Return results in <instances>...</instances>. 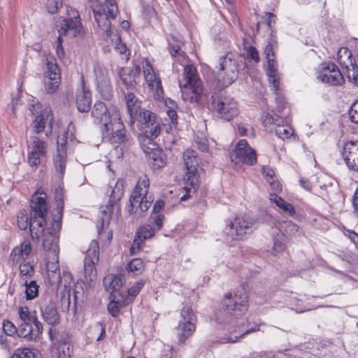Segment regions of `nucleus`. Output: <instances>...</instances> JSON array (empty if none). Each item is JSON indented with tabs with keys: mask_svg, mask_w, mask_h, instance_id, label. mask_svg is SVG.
<instances>
[{
	"mask_svg": "<svg viewBox=\"0 0 358 358\" xmlns=\"http://www.w3.org/2000/svg\"><path fill=\"white\" fill-rule=\"evenodd\" d=\"M157 136H151L150 134L141 133L138 136V141L143 152L148 153L158 147L154 139Z\"/></svg>",
	"mask_w": 358,
	"mask_h": 358,
	"instance_id": "nucleus-39",
	"label": "nucleus"
},
{
	"mask_svg": "<svg viewBox=\"0 0 358 358\" xmlns=\"http://www.w3.org/2000/svg\"><path fill=\"white\" fill-rule=\"evenodd\" d=\"M0 345L2 349L10 351V349L15 345V344L12 342L11 338H8V335L1 334L0 336Z\"/></svg>",
	"mask_w": 358,
	"mask_h": 358,
	"instance_id": "nucleus-60",
	"label": "nucleus"
},
{
	"mask_svg": "<svg viewBox=\"0 0 358 358\" xmlns=\"http://www.w3.org/2000/svg\"><path fill=\"white\" fill-rule=\"evenodd\" d=\"M246 58L255 63H258L260 60L258 50L252 45L245 47Z\"/></svg>",
	"mask_w": 358,
	"mask_h": 358,
	"instance_id": "nucleus-56",
	"label": "nucleus"
},
{
	"mask_svg": "<svg viewBox=\"0 0 358 358\" xmlns=\"http://www.w3.org/2000/svg\"><path fill=\"white\" fill-rule=\"evenodd\" d=\"M196 317L190 307H184L181 310L180 320L176 328L178 340L184 343L191 336L196 329Z\"/></svg>",
	"mask_w": 358,
	"mask_h": 358,
	"instance_id": "nucleus-13",
	"label": "nucleus"
},
{
	"mask_svg": "<svg viewBox=\"0 0 358 358\" xmlns=\"http://www.w3.org/2000/svg\"><path fill=\"white\" fill-rule=\"evenodd\" d=\"M27 163L31 167H38L46 158L48 143L36 135L29 136L27 142Z\"/></svg>",
	"mask_w": 358,
	"mask_h": 358,
	"instance_id": "nucleus-11",
	"label": "nucleus"
},
{
	"mask_svg": "<svg viewBox=\"0 0 358 358\" xmlns=\"http://www.w3.org/2000/svg\"><path fill=\"white\" fill-rule=\"evenodd\" d=\"M285 236L282 232L277 234L276 237H273V250L276 253H280L285 249Z\"/></svg>",
	"mask_w": 358,
	"mask_h": 358,
	"instance_id": "nucleus-50",
	"label": "nucleus"
},
{
	"mask_svg": "<svg viewBox=\"0 0 358 358\" xmlns=\"http://www.w3.org/2000/svg\"><path fill=\"white\" fill-rule=\"evenodd\" d=\"M124 277L122 275H108L103 279V284L108 292H113L118 289L123 283Z\"/></svg>",
	"mask_w": 358,
	"mask_h": 358,
	"instance_id": "nucleus-40",
	"label": "nucleus"
},
{
	"mask_svg": "<svg viewBox=\"0 0 358 358\" xmlns=\"http://www.w3.org/2000/svg\"><path fill=\"white\" fill-rule=\"evenodd\" d=\"M58 31L59 36H64L69 38L83 36V29L77 11H73V17L63 18L59 22Z\"/></svg>",
	"mask_w": 358,
	"mask_h": 358,
	"instance_id": "nucleus-14",
	"label": "nucleus"
},
{
	"mask_svg": "<svg viewBox=\"0 0 358 358\" xmlns=\"http://www.w3.org/2000/svg\"><path fill=\"white\" fill-rule=\"evenodd\" d=\"M150 186V180L146 175L141 176L136 183L135 189L132 192L130 199H136V198L141 199V196L148 195V189Z\"/></svg>",
	"mask_w": 358,
	"mask_h": 358,
	"instance_id": "nucleus-35",
	"label": "nucleus"
},
{
	"mask_svg": "<svg viewBox=\"0 0 358 358\" xmlns=\"http://www.w3.org/2000/svg\"><path fill=\"white\" fill-rule=\"evenodd\" d=\"M232 162H241L248 165H253L257 162V155L255 150L248 146L245 139H241L236 144L235 149L230 153Z\"/></svg>",
	"mask_w": 358,
	"mask_h": 358,
	"instance_id": "nucleus-17",
	"label": "nucleus"
},
{
	"mask_svg": "<svg viewBox=\"0 0 358 358\" xmlns=\"http://www.w3.org/2000/svg\"><path fill=\"white\" fill-rule=\"evenodd\" d=\"M194 142L202 152H206L208 150V141L204 134L201 132L196 133Z\"/></svg>",
	"mask_w": 358,
	"mask_h": 358,
	"instance_id": "nucleus-53",
	"label": "nucleus"
},
{
	"mask_svg": "<svg viewBox=\"0 0 358 358\" xmlns=\"http://www.w3.org/2000/svg\"><path fill=\"white\" fill-rule=\"evenodd\" d=\"M269 200L278 207V210L281 213H286L291 217L295 215L296 211L292 204L286 201L276 194H270Z\"/></svg>",
	"mask_w": 358,
	"mask_h": 358,
	"instance_id": "nucleus-30",
	"label": "nucleus"
},
{
	"mask_svg": "<svg viewBox=\"0 0 358 358\" xmlns=\"http://www.w3.org/2000/svg\"><path fill=\"white\" fill-rule=\"evenodd\" d=\"M144 267L145 265L143 260L139 258H135L127 264L126 269L129 273L137 275L143 273Z\"/></svg>",
	"mask_w": 358,
	"mask_h": 358,
	"instance_id": "nucleus-44",
	"label": "nucleus"
},
{
	"mask_svg": "<svg viewBox=\"0 0 358 358\" xmlns=\"http://www.w3.org/2000/svg\"><path fill=\"white\" fill-rule=\"evenodd\" d=\"M29 110L31 113L32 120L31 127L34 134L42 133L46 127H49V133L52 131L53 117L48 108H43L38 101H32L29 104Z\"/></svg>",
	"mask_w": 358,
	"mask_h": 358,
	"instance_id": "nucleus-10",
	"label": "nucleus"
},
{
	"mask_svg": "<svg viewBox=\"0 0 358 358\" xmlns=\"http://www.w3.org/2000/svg\"><path fill=\"white\" fill-rule=\"evenodd\" d=\"M19 271L21 282L27 284L28 279L31 278L34 274V267L29 262L20 263Z\"/></svg>",
	"mask_w": 358,
	"mask_h": 358,
	"instance_id": "nucleus-43",
	"label": "nucleus"
},
{
	"mask_svg": "<svg viewBox=\"0 0 358 358\" xmlns=\"http://www.w3.org/2000/svg\"><path fill=\"white\" fill-rule=\"evenodd\" d=\"M137 126L141 133L150 134L151 136H158L161 132V124L156 115L148 110L139 112Z\"/></svg>",
	"mask_w": 358,
	"mask_h": 358,
	"instance_id": "nucleus-15",
	"label": "nucleus"
},
{
	"mask_svg": "<svg viewBox=\"0 0 358 358\" xmlns=\"http://www.w3.org/2000/svg\"><path fill=\"white\" fill-rule=\"evenodd\" d=\"M349 117L352 122L358 124V99L351 106L349 110Z\"/></svg>",
	"mask_w": 358,
	"mask_h": 358,
	"instance_id": "nucleus-61",
	"label": "nucleus"
},
{
	"mask_svg": "<svg viewBox=\"0 0 358 358\" xmlns=\"http://www.w3.org/2000/svg\"><path fill=\"white\" fill-rule=\"evenodd\" d=\"M41 313L43 319L48 324L54 326L59 323V316L55 305L50 303L42 307Z\"/></svg>",
	"mask_w": 358,
	"mask_h": 358,
	"instance_id": "nucleus-32",
	"label": "nucleus"
},
{
	"mask_svg": "<svg viewBox=\"0 0 358 358\" xmlns=\"http://www.w3.org/2000/svg\"><path fill=\"white\" fill-rule=\"evenodd\" d=\"M155 234L154 229L152 226L146 225L141 227L136 232V236L144 241L146 239L150 238Z\"/></svg>",
	"mask_w": 358,
	"mask_h": 358,
	"instance_id": "nucleus-54",
	"label": "nucleus"
},
{
	"mask_svg": "<svg viewBox=\"0 0 358 358\" xmlns=\"http://www.w3.org/2000/svg\"><path fill=\"white\" fill-rule=\"evenodd\" d=\"M255 220L247 215H238L225 221L224 234L233 240H242L252 231Z\"/></svg>",
	"mask_w": 358,
	"mask_h": 358,
	"instance_id": "nucleus-8",
	"label": "nucleus"
},
{
	"mask_svg": "<svg viewBox=\"0 0 358 358\" xmlns=\"http://www.w3.org/2000/svg\"><path fill=\"white\" fill-rule=\"evenodd\" d=\"M151 205V201L148 200V195L141 196V199H129V205L127 207L128 212L131 214L137 213L139 209L140 212L143 213L148 210Z\"/></svg>",
	"mask_w": 358,
	"mask_h": 358,
	"instance_id": "nucleus-33",
	"label": "nucleus"
},
{
	"mask_svg": "<svg viewBox=\"0 0 358 358\" xmlns=\"http://www.w3.org/2000/svg\"><path fill=\"white\" fill-rule=\"evenodd\" d=\"M96 90L100 96L105 100H110L113 92L110 81L96 85Z\"/></svg>",
	"mask_w": 358,
	"mask_h": 358,
	"instance_id": "nucleus-46",
	"label": "nucleus"
},
{
	"mask_svg": "<svg viewBox=\"0 0 358 358\" xmlns=\"http://www.w3.org/2000/svg\"><path fill=\"white\" fill-rule=\"evenodd\" d=\"M73 127L70 124L67 130L61 129L57 140V150L53 155V166L59 178L63 177L67 164V145L68 140L72 141L73 134L71 129Z\"/></svg>",
	"mask_w": 358,
	"mask_h": 358,
	"instance_id": "nucleus-6",
	"label": "nucleus"
},
{
	"mask_svg": "<svg viewBox=\"0 0 358 358\" xmlns=\"http://www.w3.org/2000/svg\"><path fill=\"white\" fill-rule=\"evenodd\" d=\"M45 64L47 70L45 72V78H48L52 80H61L60 69L57 64L55 62V59H47Z\"/></svg>",
	"mask_w": 358,
	"mask_h": 358,
	"instance_id": "nucleus-41",
	"label": "nucleus"
},
{
	"mask_svg": "<svg viewBox=\"0 0 358 358\" xmlns=\"http://www.w3.org/2000/svg\"><path fill=\"white\" fill-rule=\"evenodd\" d=\"M262 174L270 184L273 190L276 192L281 190L282 186L279 182L275 180V172L271 168L264 166L262 169Z\"/></svg>",
	"mask_w": 358,
	"mask_h": 358,
	"instance_id": "nucleus-42",
	"label": "nucleus"
},
{
	"mask_svg": "<svg viewBox=\"0 0 358 358\" xmlns=\"http://www.w3.org/2000/svg\"><path fill=\"white\" fill-rule=\"evenodd\" d=\"M46 273L51 285H55L60 280V267L59 255L46 256Z\"/></svg>",
	"mask_w": 358,
	"mask_h": 358,
	"instance_id": "nucleus-26",
	"label": "nucleus"
},
{
	"mask_svg": "<svg viewBox=\"0 0 358 358\" xmlns=\"http://www.w3.org/2000/svg\"><path fill=\"white\" fill-rule=\"evenodd\" d=\"M146 156L151 160L150 164L155 169L162 168L166 164V157L159 147L150 151Z\"/></svg>",
	"mask_w": 358,
	"mask_h": 358,
	"instance_id": "nucleus-36",
	"label": "nucleus"
},
{
	"mask_svg": "<svg viewBox=\"0 0 358 358\" xmlns=\"http://www.w3.org/2000/svg\"><path fill=\"white\" fill-rule=\"evenodd\" d=\"M120 303L112 301L108 305V310L113 317H117L120 313Z\"/></svg>",
	"mask_w": 358,
	"mask_h": 358,
	"instance_id": "nucleus-63",
	"label": "nucleus"
},
{
	"mask_svg": "<svg viewBox=\"0 0 358 358\" xmlns=\"http://www.w3.org/2000/svg\"><path fill=\"white\" fill-rule=\"evenodd\" d=\"M62 227V221H59V227L57 228L55 222L52 219L51 228L48 229V231L44 234L43 240V247L46 251V256L59 255V235L58 233Z\"/></svg>",
	"mask_w": 358,
	"mask_h": 358,
	"instance_id": "nucleus-20",
	"label": "nucleus"
},
{
	"mask_svg": "<svg viewBox=\"0 0 358 358\" xmlns=\"http://www.w3.org/2000/svg\"><path fill=\"white\" fill-rule=\"evenodd\" d=\"M43 330L42 323L35 320V323H20L17 334L27 341H36L39 340Z\"/></svg>",
	"mask_w": 358,
	"mask_h": 358,
	"instance_id": "nucleus-24",
	"label": "nucleus"
},
{
	"mask_svg": "<svg viewBox=\"0 0 358 358\" xmlns=\"http://www.w3.org/2000/svg\"><path fill=\"white\" fill-rule=\"evenodd\" d=\"M55 197L57 203V213L53 216V220L58 228L59 227V221H62L64 208V189L62 187H58L55 190Z\"/></svg>",
	"mask_w": 358,
	"mask_h": 358,
	"instance_id": "nucleus-37",
	"label": "nucleus"
},
{
	"mask_svg": "<svg viewBox=\"0 0 358 358\" xmlns=\"http://www.w3.org/2000/svg\"><path fill=\"white\" fill-rule=\"evenodd\" d=\"M94 124L101 127L103 135L108 137L111 143L121 144L127 141L124 124L117 106L107 107L103 102L96 101L92 109Z\"/></svg>",
	"mask_w": 358,
	"mask_h": 358,
	"instance_id": "nucleus-2",
	"label": "nucleus"
},
{
	"mask_svg": "<svg viewBox=\"0 0 358 358\" xmlns=\"http://www.w3.org/2000/svg\"><path fill=\"white\" fill-rule=\"evenodd\" d=\"M248 296L243 289L234 294L229 293L225 295L221 307L217 315V320L220 323H231L235 326L236 335L229 337V342L234 343L244 335L259 330V326L255 325L250 328H245L243 320L240 319L248 310Z\"/></svg>",
	"mask_w": 358,
	"mask_h": 358,
	"instance_id": "nucleus-1",
	"label": "nucleus"
},
{
	"mask_svg": "<svg viewBox=\"0 0 358 358\" xmlns=\"http://www.w3.org/2000/svg\"><path fill=\"white\" fill-rule=\"evenodd\" d=\"M273 227L276 228L280 232L286 233L290 236H300L302 234L299 227L290 220L279 221L273 220L271 222Z\"/></svg>",
	"mask_w": 358,
	"mask_h": 358,
	"instance_id": "nucleus-29",
	"label": "nucleus"
},
{
	"mask_svg": "<svg viewBox=\"0 0 358 358\" xmlns=\"http://www.w3.org/2000/svg\"><path fill=\"white\" fill-rule=\"evenodd\" d=\"M62 6V0H48L46 8L50 13H55Z\"/></svg>",
	"mask_w": 358,
	"mask_h": 358,
	"instance_id": "nucleus-62",
	"label": "nucleus"
},
{
	"mask_svg": "<svg viewBox=\"0 0 358 358\" xmlns=\"http://www.w3.org/2000/svg\"><path fill=\"white\" fill-rule=\"evenodd\" d=\"M317 78L331 86L341 85L345 80L343 74L334 63H324L317 73Z\"/></svg>",
	"mask_w": 358,
	"mask_h": 358,
	"instance_id": "nucleus-16",
	"label": "nucleus"
},
{
	"mask_svg": "<svg viewBox=\"0 0 358 358\" xmlns=\"http://www.w3.org/2000/svg\"><path fill=\"white\" fill-rule=\"evenodd\" d=\"M61 80H52L45 78L44 85L45 89L48 93H54L58 88Z\"/></svg>",
	"mask_w": 358,
	"mask_h": 358,
	"instance_id": "nucleus-58",
	"label": "nucleus"
},
{
	"mask_svg": "<svg viewBox=\"0 0 358 358\" xmlns=\"http://www.w3.org/2000/svg\"><path fill=\"white\" fill-rule=\"evenodd\" d=\"M317 185H315L318 195L325 201H330L335 198L338 192V187L334 180L329 178L326 176H321L318 178Z\"/></svg>",
	"mask_w": 358,
	"mask_h": 358,
	"instance_id": "nucleus-23",
	"label": "nucleus"
},
{
	"mask_svg": "<svg viewBox=\"0 0 358 358\" xmlns=\"http://www.w3.org/2000/svg\"><path fill=\"white\" fill-rule=\"evenodd\" d=\"M208 108L214 115L224 121H230L239 113L237 102L229 96L212 95Z\"/></svg>",
	"mask_w": 358,
	"mask_h": 358,
	"instance_id": "nucleus-7",
	"label": "nucleus"
},
{
	"mask_svg": "<svg viewBox=\"0 0 358 358\" xmlns=\"http://www.w3.org/2000/svg\"><path fill=\"white\" fill-rule=\"evenodd\" d=\"M185 83L180 84L182 98L190 103H198L203 92V85L196 68L186 65L183 70Z\"/></svg>",
	"mask_w": 358,
	"mask_h": 358,
	"instance_id": "nucleus-5",
	"label": "nucleus"
},
{
	"mask_svg": "<svg viewBox=\"0 0 358 358\" xmlns=\"http://www.w3.org/2000/svg\"><path fill=\"white\" fill-rule=\"evenodd\" d=\"M170 54L172 57H179L178 60L182 63V65L185 67L187 64L186 56L183 52L180 51L179 45L176 44L170 47Z\"/></svg>",
	"mask_w": 358,
	"mask_h": 358,
	"instance_id": "nucleus-57",
	"label": "nucleus"
},
{
	"mask_svg": "<svg viewBox=\"0 0 358 358\" xmlns=\"http://www.w3.org/2000/svg\"><path fill=\"white\" fill-rule=\"evenodd\" d=\"M198 170L187 171L184 177V189L186 192L195 193L199 186Z\"/></svg>",
	"mask_w": 358,
	"mask_h": 358,
	"instance_id": "nucleus-34",
	"label": "nucleus"
},
{
	"mask_svg": "<svg viewBox=\"0 0 358 358\" xmlns=\"http://www.w3.org/2000/svg\"><path fill=\"white\" fill-rule=\"evenodd\" d=\"M71 352L70 345L64 342L58 347V358H70Z\"/></svg>",
	"mask_w": 358,
	"mask_h": 358,
	"instance_id": "nucleus-59",
	"label": "nucleus"
},
{
	"mask_svg": "<svg viewBox=\"0 0 358 358\" xmlns=\"http://www.w3.org/2000/svg\"><path fill=\"white\" fill-rule=\"evenodd\" d=\"M342 156L348 168L358 171V141H348L343 147Z\"/></svg>",
	"mask_w": 358,
	"mask_h": 358,
	"instance_id": "nucleus-25",
	"label": "nucleus"
},
{
	"mask_svg": "<svg viewBox=\"0 0 358 358\" xmlns=\"http://www.w3.org/2000/svg\"><path fill=\"white\" fill-rule=\"evenodd\" d=\"M24 285L26 286L25 294L27 300L34 299L38 296V285L36 284V281L31 280L29 283H28L27 281V284H24Z\"/></svg>",
	"mask_w": 358,
	"mask_h": 358,
	"instance_id": "nucleus-52",
	"label": "nucleus"
},
{
	"mask_svg": "<svg viewBox=\"0 0 358 358\" xmlns=\"http://www.w3.org/2000/svg\"><path fill=\"white\" fill-rule=\"evenodd\" d=\"M127 112L130 116L131 124L134 123V116L141 108V102L132 92H127L124 95Z\"/></svg>",
	"mask_w": 358,
	"mask_h": 358,
	"instance_id": "nucleus-31",
	"label": "nucleus"
},
{
	"mask_svg": "<svg viewBox=\"0 0 358 358\" xmlns=\"http://www.w3.org/2000/svg\"><path fill=\"white\" fill-rule=\"evenodd\" d=\"M99 244L96 241H92L90 248L87 251L85 259L84 272L86 278H89L90 281H93L96 275L95 264L99 261Z\"/></svg>",
	"mask_w": 358,
	"mask_h": 358,
	"instance_id": "nucleus-22",
	"label": "nucleus"
},
{
	"mask_svg": "<svg viewBox=\"0 0 358 358\" xmlns=\"http://www.w3.org/2000/svg\"><path fill=\"white\" fill-rule=\"evenodd\" d=\"M94 73L96 85L110 81L108 76V70L106 67L96 65L94 69Z\"/></svg>",
	"mask_w": 358,
	"mask_h": 358,
	"instance_id": "nucleus-47",
	"label": "nucleus"
},
{
	"mask_svg": "<svg viewBox=\"0 0 358 358\" xmlns=\"http://www.w3.org/2000/svg\"><path fill=\"white\" fill-rule=\"evenodd\" d=\"M113 38L112 40H115V50L121 55L123 56V59L128 60L129 59V53H127V48L124 43H122L120 37L117 34H113Z\"/></svg>",
	"mask_w": 358,
	"mask_h": 358,
	"instance_id": "nucleus-51",
	"label": "nucleus"
},
{
	"mask_svg": "<svg viewBox=\"0 0 358 358\" xmlns=\"http://www.w3.org/2000/svg\"><path fill=\"white\" fill-rule=\"evenodd\" d=\"M92 3L94 17L98 26L111 37L113 31L111 29L110 19H115L118 13V7L115 0H89Z\"/></svg>",
	"mask_w": 358,
	"mask_h": 358,
	"instance_id": "nucleus-4",
	"label": "nucleus"
},
{
	"mask_svg": "<svg viewBox=\"0 0 358 358\" xmlns=\"http://www.w3.org/2000/svg\"><path fill=\"white\" fill-rule=\"evenodd\" d=\"M141 71L140 66H136L134 71L129 68H122L119 71V76L122 84L127 90L134 89L137 85L136 76Z\"/></svg>",
	"mask_w": 358,
	"mask_h": 358,
	"instance_id": "nucleus-28",
	"label": "nucleus"
},
{
	"mask_svg": "<svg viewBox=\"0 0 358 358\" xmlns=\"http://www.w3.org/2000/svg\"><path fill=\"white\" fill-rule=\"evenodd\" d=\"M92 104V95L84 83H82L81 88L77 91L76 106L80 112L87 113L90 110Z\"/></svg>",
	"mask_w": 358,
	"mask_h": 358,
	"instance_id": "nucleus-27",
	"label": "nucleus"
},
{
	"mask_svg": "<svg viewBox=\"0 0 358 358\" xmlns=\"http://www.w3.org/2000/svg\"><path fill=\"white\" fill-rule=\"evenodd\" d=\"M59 286H64L65 289L70 288L73 284V277L69 271H64L60 273V280L56 282Z\"/></svg>",
	"mask_w": 358,
	"mask_h": 358,
	"instance_id": "nucleus-55",
	"label": "nucleus"
},
{
	"mask_svg": "<svg viewBox=\"0 0 358 358\" xmlns=\"http://www.w3.org/2000/svg\"><path fill=\"white\" fill-rule=\"evenodd\" d=\"M217 71L215 76L217 87L224 89L231 85L238 76L237 62L227 55L219 60Z\"/></svg>",
	"mask_w": 358,
	"mask_h": 358,
	"instance_id": "nucleus-9",
	"label": "nucleus"
},
{
	"mask_svg": "<svg viewBox=\"0 0 358 358\" xmlns=\"http://www.w3.org/2000/svg\"><path fill=\"white\" fill-rule=\"evenodd\" d=\"M124 194V182L122 180H118L113 189H112L108 203L106 206V209L102 211V213L105 215L106 217H102V225H104L105 221H108L109 218L112 216L114 210L115 209L117 211L120 210V207L118 203V201L122 198Z\"/></svg>",
	"mask_w": 358,
	"mask_h": 358,
	"instance_id": "nucleus-21",
	"label": "nucleus"
},
{
	"mask_svg": "<svg viewBox=\"0 0 358 358\" xmlns=\"http://www.w3.org/2000/svg\"><path fill=\"white\" fill-rule=\"evenodd\" d=\"M3 329L5 334L9 336L14 335L18 331V330L16 329L13 323L10 321H6L3 322Z\"/></svg>",
	"mask_w": 358,
	"mask_h": 358,
	"instance_id": "nucleus-64",
	"label": "nucleus"
},
{
	"mask_svg": "<svg viewBox=\"0 0 358 358\" xmlns=\"http://www.w3.org/2000/svg\"><path fill=\"white\" fill-rule=\"evenodd\" d=\"M280 122H282V120H280ZM280 122L275 127L273 131L275 132V135L280 138H289L293 135L294 130L289 124H286L281 125Z\"/></svg>",
	"mask_w": 358,
	"mask_h": 358,
	"instance_id": "nucleus-45",
	"label": "nucleus"
},
{
	"mask_svg": "<svg viewBox=\"0 0 358 358\" xmlns=\"http://www.w3.org/2000/svg\"><path fill=\"white\" fill-rule=\"evenodd\" d=\"M262 124L265 127L266 129L270 132H273V129L279 122L280 120L278 117H275L270 115L268 113L264 112L262 115Z\"/></svg>",
	"mask_w": 358,
	"mask_h": 358,
	"instance_id": "nucleus-48",
	"label": "nucleus"
},
{
	"mask_svg": "<svg viewBox=\"0 0 358 358\" xmlns=\"http://www.w3.org/2000/svg\"><path fill=\"white\" fill-rule=\"evenodd\" d=\"M337 60L343 69L345 70L347 78L353 83L358 80L357 66L352 57L350 50L347 48H341L337 52Z\"/></svg>",
	"mask_w": 358,
	"mask_h": 358,
	"instance_id": "nucleus-19",
	"label": "nucleus"
},
{
	"mask_svg": "<svg viewBox=\"0 0 358 358\" xmlns=\"http://www.w3.org/2000/svg\"><path fill=\"white\" fill-rule=\"evenodd\" d=\"M18 314L21 323H35V320H38L36 316L30 314L29 308L26 306L20 307Z\"/></svg>",
	"mask_w": 358,
	"mask_h": 358,
	"instance_id": "nucleus-49",
	"label": "nucleus"
},
{
	"mask_svg": "<svg viewBox=\"0 0 358 358\" xmlns=\"http://www.w3.org/2000/svg\"><path fill=\"white\" fill-rule=\"evenodd\" d=\"M46 198L43 190L38 189L32 196L29 216L25 210H20L17 215L18 227L21 230H25L29 227L33 239L38 240L45 231V218L48 211Z\"/></svg>",
	"mask_w": 358,
	"mask_h": 358,
	"instance_id": "nucleus-3",
	"label": "nucleus"
},
{
	"mask_svg": "<svg viewBox=\"0 0 358 358\" xmlns=\"http://www.w3.org/2000/svg\"><path fill=\"white\" fill-rule=\"evenodd\" d=\"M183 159L187 171H194L198 170L199 159L196 151L187 149L183 153Z\"/></svg>",
	"mask_w": 358,
	"mask_h": 358,
	"instance_id": "nucleus-38",
	"label": "nucleus"
},
{
	"mask_svg": "<svg viewBox=\"0 0 358 358\" xmlns=\"http://www.w3.org/2000/svg\"><path fill=\"white\" fill-rule=\"evenodd\" d=\"M141 64L145 80L150 91L152 93L154 99L159 101H162L164 99V90L159 75L155 71L147 59H143Z\"/></svg>",
	"mask_w": 358,
	"mask_h": 358,
	"instance_id": "nucleus-12",
	"label": "nucleus"
},
{
	"mask_svg": "<svg viewBox=\"0 0 358 358\" xmlns=\"http://www.w3.org/2000/svg\"><path fill=\"white\" fill-rule=\"evenodd\" d=\"M264 54L266 60V73L270 84L275 92L279 89L280 76L278 71V64L275 59L274 46L271 43L266 46Z\"/></svg>",
	"mask_w": 358,
	"mask_h": 358,
	"instance_id": "nucleus-18",
	"label": "nucleus"
}]
</instances>
